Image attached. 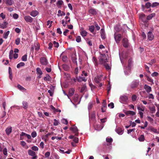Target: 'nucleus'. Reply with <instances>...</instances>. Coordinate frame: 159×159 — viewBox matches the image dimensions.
Wrapping results in <instances>:
<instances>
[{"label": "nucleus", "mask_w": 159, "mask_h": 159, "mask_svg": "<svg viewBox=\"0 0 159 159\" xmlns=\"http://www.w3.org/2000/svg\"><path fill=\"white\" fill-rule=\"evenodd\" d=\"M14 2L13 0H7L6 2V4L8 5H11Z\"/></svg>", "instance_id": "nucleus-29"}, {"label": "nucleus", "mask_w": 159, "mask_h": 159, "mask_svg": "<svg viewBox=\"0 0 159 159\" xmlns=\"http://www.w3.org/2000/svg\"><path fill=\"white\" fill-rule=\"evenodd\" d=\"M144 88L148 93H149L152 91L151 88L146 84L144 85Z\"/></svg>", "instance_id": "nucleus-18"}, {"label": "nucleus", "mask_w": 159, "mask_h": 159, "mask_svg": "<svg viewBox=\"0 0 159 159\" xmlns=\"http://www.w3.org/2000/svg\"><path fill=\"white\" fill-rule=\"evenodd\" d=\"M31 135L32 137L34 138L37 136V134L36 132L34 131L31 133Z\"/></svg>", "instance_id": "nucleus-51"}, {"label": "nucleus", "mask_w": 159, "mask_h": 159, "mask_svg": "<svg viewBox=\"0 0 159 159\" xmlns=\"http://www.w3.org/2000/svg\"><path fill=\"white\" fill-rule=\"evenodd\" d=\"M21 60L22 61H26L27 60V55L25 54L21 58Z\"/></svg>", "instance_id": "nucleus-44"}, {"label": "nucleus", "mask_w": 159, "mask_h": 159, "mask_svg": "<svg viewBox=\"0 0 159 159\" xmlns=\"http://www.w3.org/2000/svg\"><path fill=\"white\" fill-rule=\"evenodd\" d=\"M158 75V73L157 72H154L151 74V75L152 76H157Z\"/></svg>", "instance_id": "nucleus-61"}, {"label": "nucleus", "mask_w": 159, "mask_h": 159, "mask_svg": "<svg viewBox=\"0 0 159 159\" xmlns=\"http://www.w3.org/2000/svg\"><path fill=\"white\" fill-rule=\"evenodd\" d=\"M89 30L91 33H93L95 27L93 25L89 26Z\"/></svg>", "instance_id": "nucleus-38"}, {"label": "nucleus", "mask_w": 159, "mask_h": 159, "mask_svg": "<svg viewBox=\"0 0 159 159\" xmlns=\"http://www.w3.org/2000/svg\"><path fill=\"white\" fill-rule=\"evenodd\" d=\"M23 107L24 109H27L28 107V104L27 102L23 101L22 102Z\"/></svg>", "instance_id": "nucleus-19"}, {"label": "nucleus", "mask_w": 159, "mask_h": 159, "mask_svg": "<svg viewBox=\"0 0 159 159\" xmlns=\"http://www.w3.org/2000/svg\"><path fill=\"white\" fill-rule=\"evenodd\" d=\"M70 130L75 134V135L77 136L78 135V130L77 127L74 125L70 128Z\"/></svg>", "instance_id": "nucleus-7"}, {"label": "nucleus", "mask_w": 159, "mask_h": 159, "mask_svg": "<svg viewBox=\"0 0 159 159\" xmlns=\"http://www.w3.org/2000/svg\"><path fill=\"white\" fill-rule=\"evenodd\" d=\"M128 99V97L125 95L121 96L120 98V101L122 103H125Z\"/></svg>", "instance_id": "nucleus-6"}, {"label": "nucleus", "mask_w": 159, "mask_h": 159, "mask_svg": "<svg viewBox=\"0 0 159 159\" xmlns=\"http://www.w3.org/2000/svg\"><path fill=\"white\" fill-rule=\"evenodd\" d=\"M75 89L73 88L70 89L69 90V93L70 94L71 96L73 95L74 93Z\"/></svg>", "instance_id": "nucleus-39"}, {"label": "nucleus", "mask_w": 159, "mask_h": 159, "mask_svg": "<svg viewBox=\"0 0 159 159\" xmlns=\"http://www.w3.org/2000/svg\"><path fill=\"white\" fill-rule=\"evenodd\" d=\"M122 43L123 46L125 48H127L129 45L128 40L125 38H123L122 40Z\"/></svg>", "instance_id": "nucleus-5"}, {"label": "nucleus", "mask_w": 159, "mask_h": 159, "mask_svg": "<svg viewBox=\"0 0 159 159\" xmlns=\"http://www.w3.org/2000/svg\"><path fill=\"white\" fill-rule=\"evenodd\" d=\"M39 14V12L37 10H33L30 12V15L33 17H35Z\"/></svg>", "instance_id": "nucleus-16"}, {"label": "nucleus", "mask_w": 159, "mask_h": 159, "mask_svg": "<svg viewBox=\"0 0 159 159\" xmlns=\"http://www.w3.org/2000/svg\"><path fill=\"white\" fill-rule=\"evenodd\" d=\"M21 136H25L28 139H31V136L30 135L27 134L24 132H22L21 133Z\"/></svg>", "instance_id": "nucleus-24"}, {"label": "nucleus", "mask_w": 159, "mask_h": 159, "mask_svg": "<svg viewBox=\"0 0 159 159\" xmlns=\"http://www.w3.org/2000/svg\"><path fill=\"white\" fill-rule=\"evenodd\" d=\"M25 65V64L23 62H20L17 65L16 67L17 68H19L21 66H24Z\"/></svg>", "instance_id": "nucleus-37"}, {"label": "nucleus", "mask_w": 159, "mask_h": 159, "mask_svg": "<svg viewBox=\"0 0 159 159\" xmlns=\"http://www.w3.org/2000/svg\"><path fill=\"white\" fill-rule=\"evenodd\" d=\"M139 18L144 22H146L147 21L146 18V16L143 13H141L140 14Z\"/></svg>", "instance_id": "nucleus-13"}, {"label": "nucleus", "mask_w": 159, "mask_h": 159, "mask_svg": "<svg viewBox=\"0 0 159 159\" xmlns=\"http://www.w3.org/2000/svg\"><path fill=\"white\" fill-rule=\"evenodd\" d=\"M137 98V96L136 95L134 94L132 96V100L133 102L135 101L136 100Z\"/></svg>", "instance_id": "nucleus-45"}, {"label": "nucleus", "mask_w": 159, "mask_h": 159, "mask_svg": "<svg viewBox=\"0 0 159 159\" xmlns=\"http://www.w3.org/2000/svg\"><path fill=\"white\" fill-rule=\"evenodd\" d=\"M61 122L64 124L67 125L68 123V121L66 119H63L61 120Z\"/></svg>", "instance_id": "nucleus-49"}, {"label": "nucleus", "mask_w": 159, "mask_h": 159, "mask_svg": "<svg viewBox=\"0 0 159 159\" xmlns=\"http://www.w3.org/2000/svg\"><path fill=\"white\" fill-rule=\"evenodd\" d=\"M17 87L18 89L21 90L26 91V89L20 85V84H18Z\"/></svg>", "instance_id": "nucleus-36"}, {"label": "nucleus", "mask_w": 159, "mask_h": 159, "mask_svg": "<svg viewBox=\"0 0 159 159\" xmlns=\"http://www.w3.org/2000/svg\"><path fill=\"white\" fill-rule=\"evenodd\" d=\"M76 41L77 42L79 43L81 41V38L80 36H78L76 37Z\"/></svg>", "instance_id": "nucleus-46"}, {"label": "nucleus", "mask_w": 159, "mask_h": 159, "mask_svg": "<svg viewBox=\"0 0 159 159\" xmlns=\"http://www.w3.org/2000/svg\"><path fill=\"white\" fill-rule=\"evenodd\" d=\"M99 62L101 64H103L107 61V56L104 54H101L100 57Z\"/></svg>", "instance_id": "nucleus-1"}, {"label": "nucleus", "mask_w": 159, "mask_h": 159, "mask_svg": "<svg viewBox=\"0 0 159 159\" xmlns=\"http://www.w3.org/2000/svg\"><path fill=\"white\" fill-rule=\"evenodd\" d=\"M155 15V13H152L147 16V19L148 20H150Z\"/></svg>", "instance_id": "nucleus-26"}, {"label": "nucleus", "mask_w": 159, "mask_h": 159, "mask_svg": "<svg viewBox=\"0 0 159 159\" xmlns=\"http://www.w3.org/2000/svg\"><path fill=\"white\" fill-rule=\"evenodd\" d=\"M40 62L42 65L44 66L46 65L48 63L47 59L44 57H42L40 58Z\"/></svg>", "instance_id": "nucleus-4"}, {"label": "nucleus", "mask_w": 159, "mask_h": 159, "mask_svg": "<svg viewBox=\"0 0 159 159\" xmlns=\"http://www.w3.org/2000/svg\"><path fill=\"white\" fill-rule=\"evenodd\" d=\"M106 141L108 143L110 144H111V143L112 141V139L111 138H107L106 139Z\"/></svg>", "instance_id": "nucleus-42"}, {"label": "nucleus", "mask_w": 159, "mask_h": 159, "mask_svg": "<svg viewBox=\"0 0 159 159\" xmlns=\"http://www.w3.org/2000/svg\"><path fill=\"white\" fill-rule=\"evenodd\" d=\"M139 81H133L130 85L131 88L134 89L136 88L139 85Z\"/></svg>", "instance_id": "nucleus-10"}, {"label": "nucleus", "mask_w": 159, "mask_h": 159, "mask_svg": "<svg viewBox=\"0 0 159 159\" xmlns=\"http://www.w3.org/2000/svg\"><path fill=\"white\" fill-rule=\"evenodd\" d=\"M5 131L6 134L7 135H9L12 131V127L11 126L8 127L5 129Z\"/></svg>", "instance_id": "nucleus-12"}, {"label": "nucleus", "mask_w": 159, "mask_h": 159, "mask_svg": "<svg viewBox=\"0 0 159 159\" xmlns=\"http://www.w3.org/2000/svg\"><path fill=\"white\" fill-rule=\"evenodd\" d=\"M147 80L149 81L150 82H151V83L153 84V80L151 78H150L149 77L147 76Z\"/></svg>", "instance_id": "nucleus-52"}, {"label": "nucleus", "mask_w": 159, "mask_h": 159, "mask_svg": "<svg viewBox=\"0 0 159 159\" xmlns=\"http://www.w3.org/2000/svg\"><path fill=\"white\" fill-rule=\"evenodd\" d=\"M79 139L77 137H75L74 138L73 141L75 143H77L79 142Z\"/></svg>", "instance_id": "nucleus-63"}, {"label": "nucleus", "mask_w": 159, "mask_h": 159, "mask_svg": "<svg viewBox=\"0 0 159 159\" xmlns=\"http://www.w3.org/2000/svg\"><path fill=\"white\" fill-rule=\"evenodd\" d=\"M10 33L9 31H7L6 33H5L3 35V38L4 39H6L7 38L8 36Z\"/></svg>", "instance_id": "nucleus-40"}, {"label": "nucleus", "mask_w": 159, "mask_h": 159, "mask_svg": "<svg viewBox=\"0 0 159 159\" xmlns=\"http://www.w3.org/2000/svg\"><path fill=\"white\" fill-rule=\"evenodd\" d=\"M36 70L37 73L38 74H39V75H42L43 73H42V72L41 71V69L40 68H39V67L37 68L36 69Z\"/></svg>", "instance_id": "nucleus-35"}, {"label": "nucleus", "mask_w": 159, "mask_h": 159, "mask_svg": "<svg viewBox=\"0 0 159 159\" xmlns=\"http://www.w3.org/2000/svg\"><path fill=\"white\" fill-rule=\"evenodd\" d=\"M24 19L25 21L27 23H32L33 21V18L30 16H25Z\"/></svg>", "instance_id": "nucleus-9"}, {"label": "nucleus", "mask_w": 159, "mask_h": 159, "mask_svg": "<svg viewBox=\"0 0 159 159\" xmlns=\"http://www.w3.org/2000/svg\"><path fill=\"white\" fill-rule=\"evenodd\" d=\"M132 58H130L128 60V66H126L125 69V72L126 75L128 74V72L127 71H128L129 72L130 71L131 69V66L132 63Z\"/></svg>", "instance_id": "nucleus-2"}, {"label": "nucleus", "mask_w": 159, "mask_h": 159, "mask_svg": "<svg viewBox=\"0 0 159 159\" xmlns=\"http://www.w3.org/2000/svg\"><path fill=\"white\" fill-rule=\"evenodd\" d=\"M0 17H1L3 20L6 17V16L2 12L0 14Z\"/></svg>", "instance_id": "nucleus-59"}, {"label": "nucleus", "mask_w": 159, "mask_h": 159, "mask_svg": "<svg viewBox=\"0 0 159 159\" xmlns=\"http://www.w3.org/2000/svg\"><path fill=\"white\" fill-rule=\"evenodd\" d=\"M20 42V39L19 38H17L15 40V43L17 45L19 44Z\"/></svg>", "instance_id": "nucleus-47"}, {"label": "nucleus", "mask_w": 159, "mask_h": 159, "mask_svg": "<svg viewBox=\"0 0 159 159\" xmlns=\"http://www.w3.org/2000/svg\"><path fill=\"white\" fill-rule=\"evenodd\" d=\"M76 60V56L75 55H73L72 56V60L73 62L75 63H77Z\"/></svg>", "instance_id": "nucleus-30"}, {"label": "nucleus", "mask_w": 159, "mask_h": 159, "mask_svg": "<svg viewBox=\"0 0 159 159\" xmlns=\"http://www.w3.org/2000/svg\"><path fill=\"white\" fill-rule=\"evenodd\" d=\"M102 107H101L102 111V112H105L107 107L106 101L105 100H103L102 102Z\"/></svg>", "instance_id": "nucleus-8"}, {"label": "nucleus", "mask_w": 159, "mask_h": 159, "mask_svg": "<svg viewBox=\"0 0 159 159\" xmlns=\"http://www.w3.org/2000/svg\"><path fill=\"white\" fill-rule=\"evenodd\" d=\"M148 39L151 41L153 39L154 36L151 31H149L147 34Z\"/></svg>", "instance_id": "nucleus-11"}, {"label": "nucleus", "mask_w": 159, "mask_h": 159, "mask_svg": "<svg viewBox=\"0 0 159 159\" xmlns=\"http://www.w3.org/2000/svg\"><path fill=\"white\" fill-rule=\"evenodd\" d=\"M125 113L127 116L129 115L133 116L135 114V112L131 111H127L125 112Z\"/></svg>", "instance_id": "nucleus-22"}, {"label": "nucleus", "mask_w": 159, "mask_h": 159, "mask_svg": "<svg viewBox=\"0 0 159 159\" xmlns=\"http://www.w3.org/2000/svg\"><path fill=\"white\" fill-rule=\"evenodd\" d=\"M8 23L6 21L4 22L2 24H0V28L2 29L6 28L7 27Z\"/></svg>", "instance_id": "nucleus-21"}, {"label": "nucleus", "mask_w": 159, "mask_h": 159, "mask_svg": "<svg viewBox=\"0 0 159 159\" xmlns=\"http://www.w3.org/2000/svg\"><path fill=\"white\" fill-rule=\"evenodd\" d=\"M95 111H93L90 116L89 117L90 119L93 121H94L95 120Z\"/></svg>", "instance_id": "nucleus-20"}, {"label": "nucleus", "mask_w": 159, "mask_h": 159, "mask_svg": "<svg viewBox=\"0 0 159 159\" xmlns=\"http://www.w3.org/2000/svg\"><path fill=\"white\" fill-rule=\"evenodd\" d=\"M3 154L5 155L6 156V155H7V150L6 148H4V149L3 150Z\"/></svg>", "instance_id": "nucleus-55"}, {"label": "nucleus", "mask_w": 159, "mask_h": 159, "mask_svg": "<svg viewBox=\"0 0 159 159\" xmlns=\"http://www.w3.org/2000/svg\"><path fill=\"white\" fill-rule=\"evenodd\" d=\"M150 110L152 113H154L156 111L155 107H150Z\"/></svg>", "instance_id": "nucleus-41"}, {"label": "nucleus", "mask_w": 159, "mask_h": 159, "mask_svg": "<svg viewBox=\"0 0 159 159\" xmlns=\"http://www.w3.org/2000/svg\"><path fill=\"white\" fill-rule=\"evenodd\" d=\"M76 77L77 79V81L79 82H81L82 81L86 82L87 80V79H86L85 77L79 76V77H78L76 75Z\"/></svg>", "instance_id": "nucleus-14"}, {"label": "nucleus", "mask_w": 159, "mask_h": 159, "mask_svg": "<svg viewBox=\"0 0 159 159\" xmlns=\"http://www.w3.org/2000/svg\"><path fill=\"white\" fill-rule=\"evenodd\" d=\"M151 6V4L150 2H148L146 4L145 6L146 8H149Z\"/></svg>", "instance_id": "nucleus-50"}, {"label": "nucleus", "mask_w": 159, "mask_h": 159, "mask_svg": "<svg viewBox=\"0 0 159 159\" xmlns=\"http://www.w3.org/2000/svg\"><path fill=\"white\" fill-rule=\"evenodd\" d=\"M111 89V85L110 84V82H108V83L107 85V93H110V91Z\"/></svg>", "instance_id": "nucleus-31"}, {"label": "nucleus", "mask_w": 159, "mask_h": 159, "mask_svg": "<svg viewBox=\"0 0 159 159\" xmlns=\"http://www.w3.org/2000/svg\"><path fill=\"white\" fill-rule=\"evenodd\" d=\"M121 35L119 34H114V38L116 42L117 43H119L121 39Z\"/></svg>", "instance_id": "nucleus-3"}, {"label": "nucleus", "mask_w": 159, "mask_h": 159, "mask_svg": "<svg viewBox=\"0 0 159 159\" xmlns=\"http://www.w3.org/2000/svg\"><path fill=\"white\" fill-rule=\"evenodd\" d=\"M51 77L50 75L48 74H47L46 76L44 78V80L45 81H50L51 80Z\"/></svg>", "instance_id": "nucleus-27"}, {"label": "nucleus", "mask_w": 159, "mask_h": 159, "mask_svg": "<svg viewBox=\"0 0 159 159\" xmlns=\"http://www.w3.org/2000/svg\"><path fill=\"white\" fill-rule=\"evenodd\" d=\"M53 44H54V47L56 48H58L59 46V44L58 43L56 42V41H53Z\"/></svg>", "instance_id": "nucleus-48"}, {"label": "nucleus", "mask_w": 159, "mask_h": 159, "mask_svg": "<svg viewBox=\"0 0 159 159\" xmlns=\"http://www.w3.org/2000/svg\"><path fill=\"white\" fill-rule=\"evenodd\" d=\"M50 155V152H46L44 154V156L46 158L48 157Z\"/></svg>", "instance_id": "nucleus-60"}, {"label": "nucleus", "mask_w": 159, "mask_h": 159, "mask_svg": "<svg viewBox=\"0 0 159 159\" xmlns=\"http://www.w3.org/2000/svg\"><path fill=\"white\" fill-rule=\"evenodd\" d=\"M31 149L34 151H37L39 150L38 147L36 146H34L31 147Z\"/></svg>", "instance_id": "nucleus-53"}, {"label": "nucleus", "mask_w": 159, "mask_h": 159, "mask_svg": "<svg viewBox=\"0 0 159 159\" xmlns=\"http://www.w3.org/2000/svg\"><path fill=\"white\" fill-rule=\"evenodd\" d=\"M54 122L53 123V125L55 126H57L58 125L59 122L58 120L56 119H54Z\"/></svg>", "instance_id": "nucleus-54"}, {"label": "nucleus", "mask_w": 159, "mask_h": 159, "mask_svg": "<svg viewBox=\"0 0 159 159\" xmlns=\"http://www.w3.org/2000/svg\"><path fill=\"white\" fill-rule=\"evenodd\" d=\"M104 66L107 70H109L111 69L107 63H105Z\"/></svg>", "instance_id": "nucleus-57"}, {"label": "nucleus", "mask_w": 159, "mask_h": 159, "mask_svg": "<svg viewBox=\"0 0 159 159\" xmlns=\"http://www.w3.org/2000/svg\"><path fill=\"white\" fill-rule=\"evenodd\" d=\"M116 132L119 134H121L123 133V130L121 129L118 128L116 129Z\"/></svg>", "instance_id": "nucleus-28"}, {"label": "nucleus", "mask_w": 159, "mask_h": 159, "mask_svg": "<svg viewBox=\"0 0 159 159\" xmlns=\"http://www.w3.org/2000/svg\"><path fill=\"white\" fill-rule=\"evenodd\" d=\"M89 14L93 15H96L97 13L96 10L93 8H90L89 10Z\"/></svg>", "instance_id": "nucleus-15"}, {"label": "nucleus", "mask_w": 159, "mask_h": 159, "mask_svg": "<svg viewBox=\"0 0 159 159\" xmlns=\"http://www.w3.org/2000/svg\"><path fill=\"white\" fill-rule=\"evenodd\" d=\"M13 17L14 19H17L19 17L18 15L16 13H14L13 15Z\"/></svg>", "instance_id": "nucleus-62"}, {"label": "nucleus", "mask_w": 159, "mask_h": 159, "mask_svg": "<svg viewBox=\"0 0 159 159\" xmlns=\"http://www.w3.org/2000/svg\"><path fill=\"white\" fill-rule=\"evenodd\" d=\"M81 36L83 37L86 36L87 34V32L85 30H82L80 32Z\"/></svg>", "instance_id": "nucleus-33"}, {"label": "nucleus", "mask_w": 159, "mask_h": 159, "mask_svg": "<svg viewBox=\"0 0 159 159\" xmlns=\"http://www.w3.org/2000/svg\"><path fill=\"white\" fill-rule=\"evenodd\" d=\"M140 142H143L144 140V136L143 135H141L138 138Z\"/></svg>", "instance_id": "nucleus-32"}, {"label": "nucleus", "mask_w": 159, "mask_h": 159, "mask_svg": "<svg viewBox=\"0 0 159 159\" xmlns=\"http://www.w3.org/2000/svg\"><path fill=\"white\" fill-rule=\"evenodd\" d=\"M28 153L29 155L33 156V157L34 156H37V155H36L35 152L31 150H29L28 151Z\"/></svg>", "instance_id": "nucleus-23"}, {"label": "nucleus", "mask_w": 159, "mask_h": 159, "mask_svg": "<svg viewBox=\"0 0 159 159\" xmlns=\"http://www.w3.org/2000/svg\"><path fill=\"white\" fill-rule=\"evenodd\" d=\"M102 76H98L97 77H95L94 79V81L97 84L99 83L102 79Z\"/></svg>", "instance_id": "nucleus-17"}, {"label": "nucleus", "mask_w": 159, "mask_h": 159, "mask_svg": "<svg viewBox=\"0 0 159 159\" xmlns=\"http://www.w3.org/2000/svg\"><path fill=\"white\" fill-rule=\"evenodd\" d=\"M137 109L138 110L142 111H144V107L143 105H141V106L139 105H138Z\"/></svg>", "instance_id": "nucleus-25"}, {"label": "nucleus", "mask_w": 159, "mask_h": 159, "mask_svg": "<svg viewBox=\"0 0 159 159\" xmlns=\"http://www.w3.org/2000/svg\"><path fill=\"white\" fill-rule=\"evenodd\" d=\"M63 68L65 70H68L70 68L69 66L66 64H64L62 66Z\"/></svg>", "instance_id": "nucleus-34"}, {"label": "nucleus", "mask_w": 159, "mask_h": 159, "mask_svg": "<svg viewBox=\"0 0 159 159\" xmlns=\"http://www.w3.org/2000/svg\"><path fill=\"white\" fill-rule=\"evenodd\" d=\"M40 45L39 44H37L36 45H35V50L36 51H38L40 49Z\"/></svg>", "instance_id": "nucleus-56"}, {"label": "nucleus", "mask_w": 159, "mask_h": 159, "mask_svg": "<svg viewBox=\"0 0 159 159\" xmlns=\"http://www.w3.org/2000/svg\"><path fill=\"white\" fill-rule=\"evenodd\" d=\"M67 57L66 56H63L62 57V60L63 61H66L67 60Z\"/></svg>", "instance_id": "nucleus-64"}, {"label": "nucleus", "mask_w": 159, "mask_h": 159, "mask_svg": "<svg viewBox=\"0 0 159 159\" xmlns=\"http://www.w3.org/2000/svg\"><path fill=\"white\" fill-rule=\"evenodd\" d=\"M151 7H154L159 5V3L157 2H154L152 3L151 5Z\"/></svg>", "instance_id": "nucleus-43"}, {"label": "nucleus", "mask_w": 159, "mask_h": 159, "mask_svg": "<svg viewBox=\"0 0 159 159\" xmlns=\"http://www.w3.org/2000/svg\"><path fill=\"white\" fill-rule=\"evenodd\" d=\"M109 107H110L111 108H113L114 107V104L113 102H111L108 105Z\"/></svg>", "instance_id": "nucleus-58"}]
</instances>
